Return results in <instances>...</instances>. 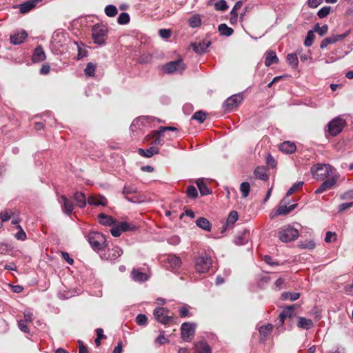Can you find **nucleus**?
<instances>
[{
	"mask_svg": "<svg viewBox=\"0 0 353 353\" xmlns=\"http://www.w3.org/2000/svg\"><path fill=\"white\" fill-rule=\"evenodd\" d=\"M123 254L122 250L117 246L112 248V249L108 248L104 250L101 254V259L106 260H116Z\"/></svg>",
	"mask_w": 353,
	"mask_h": 353,
	"instance_id": "9d476101",
	"label": "nucleus"
},
{
	"mask_svg": "<svg viewBox=\"0 0 353 353\" xmlns=\"http://www.w3.org/2000/svg\"><path fill=\"white\" fill-rule=\"evenodd\" d=\"M311 173L317 181H323L325 178H331L333 175H338L334 168L329 164L317 163L311 168Z\"/></svg>",
	"mask_w": 353,
	"mask_h": 353,
	"instance_id": "f257e3e1",
	"label": "nucleus"
},
{
	"mask_svg": "<svg viewBox=\"0 0 353 353\" xmlns=\"http://www.w3.org/2000/svg\"><path fill=\"white\" fill-rule=\"evenodd\" d=\"M108 29L103 25H94L92 29V37L95 43L103 45L107 39Z\"/></svg>",
	"mask_w": 353,
	"mask_h": 353,
	"instance_id": "39448f33",
	"label": "nucleus"
},
{
	"mask_svg": "<svg viewBox=\"0 0 353 353\" xmlns=\"http://www.w3.org/2000/svg\"><path fill=\"white\" fill-rule=\"evenodd\" d=\"M186 192H187L188 196L192 199L196 198L198 195L196 188L192 185L188 187Z\"/></svg>",
	"mask_w": 353,
	"mask_h": 353,
	"instance_id": "052dcab7",
	"label": "nucleus"
},
{
	"mask_svg": "<svg viewBox=\"0 0 353 353\" xmlns=\"http://www.w3.org/2000/svg\"><path fill=\"white\" fill-rule=\"evenodd\" d=\"M131 276L132 279L137 282H144L148 279V276L145 273L135 268L132 270Z\"/></svg>",
	"mask_w": 353,
	"mask_h": 353,
	"instance_id": "5701e85b",
	"label": "nucleus"
},
{
	"mask_svg": "<svg viewBox=\"0 0 353 353\" xmlns=\"http://www.w3.org/2000/svg\"><path fill=\"white\" fill-rule=\"evenodd\" d=\"M97 65L90 62L87 64L86 68L84 70L85 74L88 77H94Z\"/></svg>",
	"mask_w": 353,
	"mask_h": 353,
	"instance_id": "4c0bfd02",
	"label": "nucleus"
},
{
	"mask_svg": "<svg viewBox=\"0 0 353 353\" xmlns=\"http://www.w3.org/2000/svg\"><path fill=\"white\" fill-rule=\"evenodd\" d=\"M250 238V231L244 230L239 232L235 238L234 243L236 245H241L245 244Z\"/></svg>",
	"mask_w": 353,
	"mask_h": 353,
	"instance_id": "a211bd4d",
	"label": "nucleus"
},
{
	"mask_svg": "<svg viewBox=\"0 0 353 353\" xmlns=\"http://www.w3.org/2000/svg\"><path fill=\"white\" fill-rule=\"evenodd\" d=\"M74 199L77 201V205L80 208H83L86 205V197L83 193L77 192L74 194Z\"/></svg>",
	"mask_w": 353,
	"mask_h": 353,
	"instance_id": "2f4dec72",
	"label": "nucleus"
},
{
	"mask_svg": "<svg viewBox=\"0 0 353 353\" xmlns=\"http://www.w3.org/2000/svg\"><path fill=\"white\" fill-rule=\"evenodd\" d=\"M88 240L93 250L103 251L106 247V239L103 234L97 232H92L88 234Z\"/></svg>",
	"mask_w": 353,
	"mask_h": 353,
	"instance_id": "20e7f679",
	"label": "nucleus"
},
{
	"mask_svg": "<svg viewBox=\"0 0 353 353\" xmlns=\"http://www.w3.org/2000/svg\"><path fill=\"white\" fill-rule=\"evenodd\" d=\"M330 10V6H324L318 11L317 15L319 18L323 19L329 14Z\"/></svg>",
	"mask_w": 353,
	"mask_h": 353,
	"instance_id": "4d7b16f0",
	"label": "nucleus"
},
{
	"mask_svg": "<svg viewBox=\"0 0 353 353\" xmlns=\"http://www.w3.org/2000/svg\"><path fill=\"white\" fill-rule=\"evenodd\" d=\"M110 232L113 236L119 237L121 234L122 231H121V230H120V227L117 224V225H114L110 229Z\"/></svg>",
	"mask_w": 353,
	"mask_h": 353,
	"instance_id": "69168bd1",
	"label": "nucleus"
},
{
	"mask_svg": "<svg viewBox=\"0 0 353 353\" xmlns=\"http://www.w3.org/2000/svg\"><path fill=\"white\" fill-rule=\"evenodd\" d=\"M163 133L157 134V130L153 132L154 141L152 144L155 146L163 145L164 144V140L162 139Z\"/></svg>",
	"mask_w": 353,
	"mask_h": 353,
	"instance_id": "58836bf2",
	"label": "nucleus"
},
{
	"mask_svg": "<svg viewBox=\"0 0 353 353\" xmlns=\"http://www.w3.org/2000/svg\"><path fill=\"white\" fill-rule=\"evenodd\" d=\"M240 190L242 193V196L245 198L249 195L250 190V185L248 182H243L240 185Z\"/></svg>",
	"mask_w": 353,
	"mask_h": 353,
	"instance_id": "de8ad7c7",
	"label": "nucleus"
},
{
	"mask_svg": "<svg viewBox=\"0 0 353 353\" xmlns=\"http://www.w3.org/2000/svg\"><path fill=\"white\" fill-rule=\"evenodd\" d=\"M339 179V175H333L332 177L324 181L321 185L315 191L316 194H321L323 192L331 189Z\"/></svg>",
	"mask_w": 353,
	"mask_h": 353,
	"instance_id": "f8f14e48",
	"label": "nucleus"
},
{
	"mask_svg": "<svg viewBox=\"0 0 353 353\" xmlns=\"http://www.w3.org/2000/svg\"><path fill=\"white\" fill-rule=\"evenodd\" d=\"M279 63V59L274 51L269 50L265 53V65L266 66H270L272 64H277Z\"/></svg>",
	"mask_w": 353,
	"mask_h": 353,
	"instance_id": "aec40b11",
	"label": "nucleus"
},
{
	"mask_svg": "<svg viewBox=\"0 0 353 353\" xmlns=\"http://www.w3.org/2000/svg\"><path fill=\"white\" fill-rule=\"evenodd\" d=\"M228 8L227 2L225 0H219L214 3V8L216 10L225 11Z\"/></svg>",
	"mask_w": 353,
	"mask_h": 353,
	"instance_id": "603ef678",
	"label": "nucleus"
},
{
	"mask_svg": "<svg viewBox=\"0 0 353 353\" xmlns=\"http://www.w3.org/2000/svg\"><path fill=\"white\" fill-rule=\"evenodd\" d=\"M159 34L163 39H168L171 36V30L169 29H160Z\"/></svg>",
	"mask_w": 353,
	"mask_h": 353,
	"instance_id": "338daca9",
	"label": "nucleus"
},
{
	"mask_svg": "<svg viewBox=\"0 0 353 353\" xmlns=\"http://www.w3.org/2000/svg\"><path fill=\"white\" fill-rule=\"evenodd\" d=\"M196 325L192 323H183L181 326V339L185 342H190L195 334Z\"/></svg>",
	"mask_w": 353,
	"mask_h": 353,
	"instance_id": "1a4fd4ad",
	"label": "nucleus"
},
{
	"mask_svg": "<svg viewBox=\"0 0 353 353\" xmlns=\"http://www.w3.org/2000/svg\"><path fill=\"white\" fill-rule=\"evenodd\" d=\"M153 57L150 53H145L141 54L139 59L138 62L141 64L150 63L152 61Z\"/></svg>",
	"mask_w": 353,
	"mask_h": 353,
	"instance_id": "a19ab883",
	"label": "nucleus"
},
{
	"mask_svg": "<svg viewBox=\"0 0 353 353\" xmlns=\"http://www.w3.org/2000/svg\"><path fill=\"white\" fill-rule=\"evenodd\" d=\"M296 145L293 142L291 141H284L283 143H281L279 146V149L283 152L287 153V154H292L296 151Z\"/></svg>",
	"mask_w": 353,
	"mask_h": 353,
	"instance_id": "4be33fe9",
	"label": "nucleus"
},
{
	"mask_svg": "<svg viewBox=\"0 0 353 353\" xmlns=\"http://www.w3.org/2000/svg\"><path fill=\"white\" fill-rule=\"evenodd\" d=\"M314 30H309L307 32L306 37L304 41V45L307 47L311 46L314 42Z\"/></svg>",
	"mask_w": 353,
	"mask_h": 353,
	"instance_id": "49530a36",
	"label": "nucleus"
},
{
	"mask_svg": "<svg viewBox=\"0 0 353 353\" xmlns=\"http://www.w3.org/2000/svg\"><path fill=\"white\" fill-rule=\"evenodd\" d=\"M350 33V30H349L343 34L332 35L331 37H327V39L329 41L330 44H332V43H335L339 41L343 40L346 37H347Z\"/></svg>",
	"mask_w": 353,
	"mask_h": 353,
	"instance_id": "72a5a7b5",
	"label": "nucleus"
},
{
	"mask_svg": "<svg viewBox=\"0 0 353 353\" xmlns=\"http://www.w3.org/2000/svg\"><path fill=\"white\" fill-rule=\"evenodd\" d=\"M288 207L286 205H279L277 210L276 211L274 215H271V219H273L274 216L279 215H286L288 214Z\"/></svg>",
	"mask_w": 353,
	"mask_h": 353,
	"instance_id": "6e6d98bb",
	"label": "nucleus"
},
{
	"mask_svg": "<svg viewBox=\"0 0 353 353\" xmlns=\"http://www.w3.org/2000/svg\"><path fill=\"white\" fill-rule=\"evenodd\" d=\"M24 320L27 322H32L33 321V314L30 310H26L23 312Z\"/></svg>",
	"mask_w": 353,
	"mask_h": 353,
	"instance_id": "774afa93",
	"label": "nucleus"
},
{
	"mask_svg": "<svg viewBox=\"0 0 353 353\" xmlns=\"http://www.w3.org/2000/svg\"><path fill=\"white\" fill-rule=\"evenodd\" d=\"M218 30L221 35L224 36H231L234 30L232 28L228 27L225 23H221L218 27Z\"/></svg>",
	"mask_w": 353,
	"mask_h": 353,
	"instance_id": "f704fd0d",
	"label": "nucleus"
},
{
	"mask_svg": "<svg viewBox=\"0 0 353 353\" xmlns=\"http://www.w3.org/2000/svg\"><path fill=\"white\" fill-rule=\"evenodd\" d=\"M314 31L317 32L320 36L325 35L328 31V26L325 24L320 26L319 23H316L314 27Z\"/></svg>",
	"mask_w": 353,
	"mask_h": 353,
	"instance_id": "79ce46f5",
	"label": "nucleus"
},
{
	"mask_svg": "<svg viewBox=\"0 0 353 353\" xmlns=\"http://www.w3.org/2000/svg\"><path fill=\"white\" fill-rule=\"evenodd\" d=\"M300 293L298 292H285L281 294V299L284 300H290L291 301H294L299 299Z\"/></svg>",
	"mask_w": 353,
	"mask_h": 353,
	"instance_id": "473e14b6",
	"label": "nucleus"
},
{
	"mask_svg": "<svg viewBox=\"0 0 353 353\" xmlns=\"http://www.w3.org/2000/svg\"><path fill=\"white\" fill-rule=\"evenodd\" d=\"M242 100L243 98L240 94H234L224 101L223 107L225 111H230L237 107Z\"/></svg>",
	"mask_w": 353,
	"mask_h": 353,
	"instance_id": "9b49d317",
	"label": "nucleus"
},
{
	"mask_svg": "<svg viewBox=\"0 0 353 353\" xmlns=\"http://www.w3.org/2000/svg\"><path fill=\"white\" fill-rule=\"evenodd\" d=\"M299 246L303 249L312 250L315 248V243L314 242V241L312 240L305 241V242H301Z\"/></svg>",
	"mask_w": 353,
	"mask_h": 353,
	"instance_id": "bf43d9fd",
	"label": "nucleus"
},
{
	"mask_svg": "<svg viewBox=\"0 0 353 353\" xmlns=\"http://www.w3.org/2000/svg\"><path fill=\"white\" fill-rule=\"evenodd\" d=\"M293 312H294V306L293 305L287 306L282 310V312L279 314V322H280L281 325H282L284 323L285 319L287 317H291Z\"/></svg>",
	"mask_w": 353,
	"mask_h": 353,
	"instance_id": "412c9836",
	"label": "nucleus"
},
{
	"mask_svg": "<svg viewBox=\"0 0 353 353\" xmlns=\"http://www.w3.org/2000/svg\"><path fill=\"white\" fill-rule=\"evenodd\" d=\"M130 21V16L126 12H122L119 14L117 22L119 24L124 25L127 24Z\"/></svg>",
	"mask_w": 353,
	"mask_h": 353,
	"instance_id": "09e8293b",
	"label": "nucleus"
},
{
	"mask_svg": "<svg viewBox=\"0 0 353 353\" xmlns=\"http://www.w3.org/2000/svg\"><path fill=\"white\" fill-rule=\"evenodd\" d=\"M297 326L301 329L309 330L314 326V323L311 319L305 317H299Z\"/></svg>",
	"mask_w": 353,
	"mask_h": 353,
	"instance_id": "bb28decb",
	"label": "nucleus"
},
{
	"mask_svg": "<svg viewBox=\"0 0 353 353\" xmlns=\"http://www.w3.org/2000/svg\"><path fill=\"white\" fill-rule=\"evenodd\" d=\"M345 125V120L341 117H337L328 123L327 131L330 135L335 137L342 132Z\"/></svg>",
	"mask_w": 353,
	"mask_h": 353,
	"instance_id": "423d86ee",
	"label": "nucleus"
},
{
	"mask_svg": "<svg viewBox=\"0 0 353 353\" xmlns=\"http://www.w3.org/2000/svg\"><path fill=\"white\" fill-rule=\"evenodd\" d=\"M210 41H203L199 43H193L191 44L194 51L198 54H203L206 52L207 48L210 45Z\"/></svg>",
	"mask_w": 353,
	"mask_h": 353,
	"instance_id": "dca6fc26",
	"label": "nucleus"
},
{
	"mask_svg": "<svg viewBox=\"0 0 353 353\" xmlns=\"http://www.w3.org/2000/svg\"><path fill=\"white\" fill-rule=\"evenodd\" d=\"M14 215V212L4 211L0 212V219L3 222L8 221L11 216Z\"/></svg>",
	"mask_w": 353,
	"mask_h": 353,
	"instance_id": "680f3d73",
	"label": "nucleus"
},
{
	"mask_svg": "<svg viewBox=\"0 0 353 353\" xmlns=\"http://www.w3.org/2000/svg\"><path fill=\"white\" fill-rule=\"evenodd\" d=\"M194 349L196 353H212L211 347L206 341L195 343Z\"/></svg>",
	"mask_w": 353,
	"mask_h": 353,
	"instance_id": "f3484780",
	"label": "nucleus"
},
{
	"mask_svg": "<svg viewBox=\"0 0 353 353\" xmlns=\"http://www.w3.org/2000/svg\"><path fill=\"white\" fill-rule=\"evenodd\" d=\"M212 265V257L207 253L203 252L195 259V269L199 273H206Z\"/></svg>",
	"mask_w": 353,
	"mask_h": 353,
	"instance_id": "f03ea898",
	"label": "nucleus"
},
{
	"mask_svg": "<svg viewBox=\"0 0 353 353\" xmlns=\"http://www.w3.org/2000/svg\"><path fill=\"white\" fill-rule=\"evenodd\" d=\"M238 220V213L236 211H232L227 219V221L225 223V227L224 230H225L226 227H229L230 225L232 226L234 223Z\"/></svg>",
	"mask_w": 353,
	"mask_h": 353,
	"instance_id": "c9c22d12",
	"label": "nucleus"
},
{
	"mask_svg": "<svg viewBox=\"0 0 353 353\" xmlns=\"http://www.w3.org/2000/svg\"><path fill=\"white\" fill-rule=\"evenodd\" d=\"M185 69V65L181 59L168 62L163 66L164 72L168 74L174 72L181 74Z\"/></svg>",
	"mask_w": 353,
	"mask_h": 353,
	"instance_id": "6e6552de",
	"label": "nucleus"
},
{
	"mask_svg": "<svg viewBox=\"0 0 353 353\" xmlns=\"http://www.w3.org/2000/svg\"><path fill=\"white\" fill-rule=\"evenodd\" d=\"M181 264V259L174 255V254H169L166 256L165 259V266L168 269L175 270L180 267Z\"/></svg>",
	"mask_w": 353,
	"mask_h": 353,
	"instance_id": "4468645a",
	"label": "nucleus"
},
{
	"mask_svg": "<svg viewBox=\"0 0 353 353\" xmlns=\"http://www.w3.org/2000/svg\"><path fill=\"white\" fill-rule=\"evenodd\" d=\"M105 13L110 17H114L117 14L118 10L116 6L113 5H108L105 8Z\"/></svg>",
	"mask_w": 353,
	"mask_h": 353,
	"instance_id": "c03bdc74",
	"label": "nucleus"
},
{
	"mask_svg": "<svg viewBox=\"0 0 353 353\" xmlns=\"http://www.w3.org/2000/svg\"><path fill=\"white\" fill-rule=\"evenodd\" d=\"M205 119L206 114L201 110L196 112L192 116V119L196 120L199 123H203Z\"/></svg>",
	"mask_w": 353,
	"mask_h": 353,
	"instance_id": "8fccbe9b",
	"label": "nucleus"
},
{
	"mask_svg": "<svg viewBox=\"0 0 353 353\" xmlns=\"http://www.w3.org/2000/svg\"><path fill=\"white\" fill-rule=\"evenodd\" d=\"M136 322L139 325L145 326L148 324V317L143 314H139L136 317Z\"/></svg>",
	"mask_w": 353,
	"mask_h": 353,
	"instance_id": "864d4df0",
	"label": "nucleus"
},
{
	"mask_svg": "<svg viewBox=\"0 0 353 353\" xmlns=\"http://www.w3.org/2000/svg\"><path fill=\"white\" fill-rule=\"evenodd\" d=\"M27 37L28 33L25 30H21L10 35V43L14 45H19L22 43Z\"/></svg>",
	"mask_w": 353,
	"mask_h": 353,
	"instance_id": "2eb2a0df",
	"label": "nucleus"
},
{
	"mask_svg": "<svg viewBox=\"0 0 353 353\" xmlns=\"http://www.w3.org/2000/svg\"><path fill=\"white\" fill-rule=\"evenodd\" d=\"M39 0L26 1L19 6V11L21 14H25L30 11L35 6Z\"/></svg>",
	"mask_w": 353,
	"mask_h": 353,
	"instance_id": "a878e982",
	"label": "nucleus"
},
{
	"mask_svg": "<svg viewBox=\"0 0 353 353\" xmlns=\"http://www.w3.org/2000/svg\"><path fill=\"white\" fill-rule=\"evenodd\" d=\"M27 321L23 320H19L18 321V326L21 331H22L24 333H29L30 330L26 324Z\"/></svg>",
	"mask_w": 353,
	"mask_h": 353,
	"instance_id": "0e129e2a",
	"label": "nucleus"
},
{
	"mask_svg": "<svg viewBox=\"0 0 353 353\" xmlns=\"http://www.w3.org/2000/svg\"><path fill=\"white\" fill-rule=\"evenodd\" d=\"M97 338L95 339L94 343L97 346H99L101 344V339H105L106 336L103 334V330L101 328H97L96 330Z\"/></svg>",
	"mask_w": 353,
	"mask_h": 353,
	"instance_id": "5fc2aeb1",
	"label": "nucleus"
},
{
	"mask_svg": "<svg viewBox=\"0 0 353 353\" xmlns=\"http://www.w3.org/2000/svg\"><path fill=\"white\" fill-rule=\"evenodd\" d=\"M159 149L157 146H155V145H152L151 147H150L148 149H146V150H143L141 148H140L139 150V154L141 156L148 157V158L151 157L154 154H159Z\"/></svg>",
	"mask_w": 353,
	"mask_h": 353,
	"instance_id": "b1692460",
	"label": "nucleus"
},
{
	"mask_svg": "<svg viewBox=\"0 0 353 353\" xmlns=\"http://www.w3.org/2000/svg\"><path fill=\"white\" fill-rule=\"evenodd\" d=\"M196 224L199 228H200L205 231L209 232L211 230V228H212L211 223L207 219H205L204 217L199 218L196 221Z\"/></svg>",
	"mask_w": 353,
	"mask_h": 353,
	"instance_id": "c85d7f7f",
	"label": "nucleus"
},
{
	"mask_svg": "<svg viewBox=\"0 0 353 353\" xmlns=\"http://www.w3.org/2000/svg\"><path fill=\"white\" fill-rule=\"evenodd\" d=\"M336 239H337V234L335 232H330V231L326 232V235H325V241L326 243L334 242L336 241Z\"/></svg>",
	"mask_w": 353,
	"mask_h": 353,
	"instance_id": "13d9d810",
	"label": "nucleus"
},
{
	"mask_svg": "<svg viewBox=\"0 0 353 353\" xmlns=\"http://www.w3.org/2000/svg\"><path fill=\"white\" fill-rule=\"evenodd\" d=\"M287 61L293 68H295L298 66L299 60L296 54H288L287 56Z\"/></svg>",
	"mask_w": 353,
	"mask_h": 353,
	"instance_id": "ea45409f",
	"label": "nucleus"
},
{
	"mask_svg": "<svg viewBox=\"0 0 353 353\" xmlns=\"http://www.w3.org/2000/svg\"><path fill=\"white\" fill-rule=\"evenodd\" d=\"M99 223L103 225H113L115 223L114 219L111 216L103 213L99 214Z\"/></svg>",
	"mask_w": 353,
	"mask_h": 353,
	"instance_id": "7c9ffc66",
	"label": "nucleus"
},
{
	"mask_svg": "<svg viewBox=\"0 0 353 353\" xmlns=\"http://www.w3.org/2000/svg\"><path fill=\"white\" fill-rule=\"evenodd\" d=\"M299 232L297 229L288 225L281 228L278 233L279 239L284 243L290 242L296 239Z\"/></svg>",
	"mask_w": 353,
	"mask_h": 353,
	"instance_id": "7ed1b4c3",
	"label": "nucleus"
},
{
	"mask_svg": "<svg viewBox=\"0 0 353 353\" xmlns=\"http://www.w3.org/2000/svg\"><path fill=\"white\" fill-rule=\"evenodd\" d=\"M303 185V181H299L292 185V186L288 190L286 196L292 195L295 191L302 188Z\"/></svg>",
	"mask_w": 353,
	"mask_h": 353,
	"instance_id": "3c124183",
	"label": "nucleus"
},
{
	"mask_svg": "<svg viewBox=\"0 0 353 353\" xmlns=\"http://www.w3.org/2000/svg\"><path fill=\"white\" fill-rule=\"evenodd\" d=\"M17 228L19 229V232H17V234H15V237L18 240L21 241H24L25 239H26V234L22 229L21 226L18 225Z\"/></svg>",
	"mask_w": 353,
	"mask_h": 353,
	"instance_id": "e2e57ef3",
	"label": "nucleus"
},
{
	"mask_svg": "<svg viewBox=\"0 0 353 353\" xmlns=\"http://www.w3.org/2000/svg\"><path fill=\"white\" fill-rule=\"evenodd\" d=\"M137 192V188L132 184L125 185L123 189V194L124 195L125 199L132 203H137L139 201V198L137 196H129L131 194H134Z\"/></svg>",
	"mask_w": 353,
	"mask_h": 353,
	"instance_id": "ddd939ff",
	"label": "nucleus"
},
{
	"mask_svg": "<svg viewBox=\"0 0 353 353\" xmlns=\"http://www.w3.org/2000/svg\"><path fill=\"white\" fill-rule=\"evenodd\" d=\"M118 225L120 227V230H121L122 232L127 231H132L136 228L134 225L125 221L119 222Z\"/></svg>",
	"mask_w": 353,
	"mask_h": 353,
	"instance_id": "37998d69",
	"label": "nucleus"
},
{
	"mask_svg": "<svg viewBox=\"0 0 353 353\" xmlns=\"http://www.w3.org/2000/svg\"><path fill=\"white\" fill-rule=\"evenodd\" d=\"M153 315L155 320L163 325H167L172 319V316L170 315V310L165 307H158L153 311Z\"/></svg>",
	"mask_w": 353,
	"mask_h": 353,
	"instance_id": "0eeeda50",
	"label": "nucleus"
},
{
	"mask_svg": "<svg viewBox=\"0 0 353 353\" xmlns=\"http://www.w3.org/2000/svg\"><path fill=\"white\" fill-rule=\"evenodd\" d=\"M46 59V54L41 46L37 47L32 54V61L34 62H40Z\"/></svg>",
	"mask_w": 353,
	"mask_h": 353,
	"instance_id": "393cba45",
	"label": "nucleus"
},
{
	"mask_svg": "<svg viewBox=\"0 0 353 353\" xmlns=\"http://www.w3.org/2000/svg\"><path fill=\"white\" fill-rule=\"evenodd\" d=\"M201 24V20L198 14L192 16L189 19V25L192 28L199 27Z\"/></svg>",
	"mask_w": 353,
	"mask_h": 353,
	"instance_id": "a18cd8bd",
	"label": "nucleus"
},
{
	"mask_svg": "<svg viewBox=\"0 0 353 353\" xmlns=\"http://www.w3.org/2000/svg\"><path fill=\"white\" fill-rule=\"evenodd\" d=\"M62 204V209L65 214L70 215L74 209V205L72 201L69 200L65 196L62 195L61 196Z\"/></svg>",
	"mask_w": 353,
	"mask_h": 353,
	"instance_id": "6ab92c4d",
	"label": "nucleus"
},
{
	"mask_svg": "<svg viewBox=\"0 0 353 353\" xmlns=\"http://www.w3.org/2000/svg\"><path fill=\"white\" fill-rule=\"evenodd\" d=\"M272 329H273V325L270 323L261 326L259 327V331L260 335L262 337L261 340L265 341L268 336H269L271 334Z\"/></svg>",
	"mask_w": 353,
	"mask_h": 353,
	"instance_id": "cd10ccee",
	"label": "nucleus"
},
{
	"mask_svg": "<svg viewBox=\"0 0 353 353\" xmlns=\"http://www.w3.org/2000/svg\"><path fill=\"white\" fill-rule=\"evenodd\" d=\"M254 174L256 179L265 181L269 178L267 170L264 167H257L254 172Z\"/></svg>",
	"mask_w": 353,
	"mask_h": 353,
	"instance_id": "c756f323",
	"label": "nucleus"
},
{
	"mask_svg": "<svg viewBox=\"0 0 353 353\" xmlns=\"http://www.w3.org/2000/svg\"><path fill=\"white\" fill-rule=\"evenodd\" d=\"M197 187L202 195H207L210 193V190L207 185L203 181V180L199 179L196 181Z\"/></svg>",
	"mask_w": 353,
	"mask_h": 353,
	"instance_id": "e433bc0d",
	"label": "nucleus"
}]
</instances>
